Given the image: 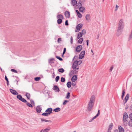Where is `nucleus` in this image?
<instances>
[{"label": "nucleus", "instance_id": "f257e3e1", "mask_svg": "<svg viewBox=\"0 0 132 132\" xmlns=\"http://www.w3.org/2000/svg\"><path fill=\"white\" fill-rule=\"evenodd\" d=\"M128 117V116L127 113L126 112H125L123 116V120L124 124L126 125H127L129 123L128 121L127 120Z\"/></svg>", "mask_w": 132, "mask_h": 132}, {"label": "nucleus", "instance_id": "f03ea898", "mask_svg": "<svg viewBox=\"0 0 132 132\" xmlns=\"http://www.w3.org/2000/svg\"><path fill=\"white\" fill-rule=\"evenodd\" d=\"M124 24L123 20L121 19L119 21L118 25V28L123 29V28Z\"/></svg>", "mask_w": 132, "mask_h": 132}, {"label": "nucleus", "instance_id": "7ed1b4c3", "mask_svg": "<svg viewBox=\"0 0 132 132\" xmlns=\"http://www.w3.org/2000/svg\"><path fill=\"white\" fill-rule=\"evenodd\" d=\"M94 103L89 102L88 105L87 110L88 111H91L94 105Z\"/></svg>", "mask_w": 132, "mask_h": 132}, {"label": "nucleus", "instance_id": "20e7f679", "mask_svg": "<svg viewBox=\"0 0 132 132\" xmlns=\"http://www.w3.org/2000/svg\"><path fill=\"white\" fill-rule=\"evenodd\" d=\"M78 61H75L73 63L72 67L73 69L75 70L76 68L77 67L78 65Z\"/></svg>", "mask_w": 132, "mask_h": 132}, {"label": "nucleus", "instance_id": "39448f33", "mask_svg": "<svg viewBox=\"0 0 132 132\" xmlns=\"http://www.w3.org/2000/svg\"><path fill=\"white\" fill-rule=\"evenodd\" d=\"M83 26L82 24H79L77 25L75 31L76 32H79L80 29H81Z\"/></svg>", "mask_w": 132, "mask_h": 132}, {"label": "nucleus", "instance_id": "423d86ee", "mask_svg": "<svg viewBox=\"0 0 132 132\" xmlns=\"http://www.w3.org/2000/svg\"><path fill=\"white\" fill-rule=\"evenodd\" d=\"M85 0H80L79 2H78L77 3V5H76V7L77 8H78L80 7H81L82 5L81 3H82L83 2H85Z\"/></svg>", "mask_w": 132, "mask_h": 132}, {"label": "nucleus", "instance_id": "0eeeda50", "mask_svg": "<svg viewBox=\"0 0 132 132\" xmlns=\"http://www.w3.org/2000/svg\"><path fill=\"white\" fill-rule=\"evenodd\" d=\"M85 53V51H83L81 52L79 56V59H81L84 57V56Z\"/></svg>", "mask_w": 132, "mask_h": 132}, {"label": "nucleus", "instance_id": "6e6552de", "mask_svg": "<svg viewBox=\"0 0 132 132\" xmlns=\"http://www.w3.org/2000/svg\"><path fill=\"white\" fill-rule=\"evenodd\" d=\"M123 29L118 28L117 32V35L119 36L122 33Z\"/></svg>", "mask_w": 132, "mask_h": 132}, {"label": "nucleus", "instance_id": "1a4fd4ad", "mask_svg": "<svg viewBox=\"0 0 132 132\" xmlns=\"http://www.w3.org/2000/svg\"><path fill=\"white\" fill-rule=\"evenodd\" d=\"M82 48V47L81 45H78L76 49V51L77 52H79L80 51Z\"/></svg>", "mask_w": 132, "mask_h": 132}, {"label": "nucleus", "instance_id": "9d476101", "mask_svg": "<svg viewBox=\"0 0 132 132\" xmlns=\"http://www.w3.org/2000/svg\"><path fill=\"white\" fill-rule=\"evenodd\" d=\"M42 110V108L40 105L37 106L36 108V111L37 113H39Z\"/></svg>", "mask_w": 132, "mask_h": 132}, {"label": "nucleus", "instance_id": "9b49d317", "mask_svg": "<svg viewBox=\"0 0 132 132\" xmlns=\"http://www.w3.org/2000/svg\"><path fill=\"white\" fill-rule=\"evenodd\" d=\"M129 96V94H127L125 97V100L123 101V103L124 104H125V103H126V102L128 100Z\"/></svg>", "mask_w": 132, "mask_h": 132}, {"label": "nucleus", "instance_id": "f8f14e48", "mask_svg": "<svg viewBox=\"0 0 132 132\" xmlns=\"http://www.w3.org/2000/svg\"><path fill=\"white\" fill-rule=\"evenodd\" d=\"M53 89L56 92H59L60 90L59 87L56 85H54L53 87Z\"/></svg>", "mask_w": 132, "mask_h": 132}, {"label": "nucleus", "instance_id": "ddd939ff", "mask_svg": "<svg viewBox=\"0 0 132 132\" xmlns=\"http://www.w3.org/2000/svg\"><path fill=\"white\" fill-rule=\"evenodd\" d=\"M10 90L11 92L13 95H18V93L15 90L10 89Z\"/></svg>", "mask_w": 132, "mask_h": 132}, {"label": "nucleus", "instance_id": "4468645a", "mask_svg": "<svg viewBox=\"0 0 132 132\" xmlns=\"http://www.w3.org/2000/svg\"><path fill=\"white\" fill-rule=\"evenodd\" d=\"M52 109L51 108H49L47 109L45 111V112L47 113L49 115L52 113Z\"/></svg>", "mask_w": 132, "mask_h": 132}, {"label": "nucleus", "instance_id": "2eb2a0df", "mask_svg": "<svg viewBox=\"0 0 132 132\" xmlns=\"http://www.w3.org/2000/svg\"><path fill=\"white\" fill-rule=\"evenodd\" d=\"M95 96L94 95H92L91 97L90 100L89 102L94 103L95 101Z\"/></svg>", "mask_w": 132, "mask_h": 132}, {"label": "nucleus", "instance_id": "dca6fc26", "mask_svg": "<svg viewBox=\"0 0 132 132\" xmlns=\"http://www.w3.org/2000/svg\"><path fill=\"white\" fill-rule=\"evenodd\" d=\"M118 128L119 132H124V130L123 128L121 126H119Z\"/></svg>", "mask_w": 132, "mask_h": 132}, {"label": "nucleus", "instance_id": "f3484780", "mask_svg": "<svg viewBox=\"0 0 132 132\" xmlns=\"http://www.w3.org/2000/svg\"><path fill=\"white\" fill-rule=\"evenodd\" d=\"M77 78L76 75H74L72 78L71 80L72 82H74L77 79Z\"/></svg>", "mask_w": 132, "mask_h": 132}, {"label": "nucleus", "instance_id": "a211bd4d", "mask_svg": "<svg viewBox=\"0 0 132 132\" xmlns=\"http://www.w3.org/2000/svg\"><path fill=\"white\" fill-rule=\"evenodd\" d=\"M65 15L66 17L69 18L70 16V12L68 11H66L65 12Z\"/></svg>", "mask_w": 132, "mask_h": 132}, {"label": "nucleus", "instance_id": "6ab92c4d", "mask_svg": "<svg viewBox=\"0 0 132 132\" xmlns=\"http://www.w3.org/2000/svg\"><path fill=\"white\" fill-rule=\"evenodd\" d=\"M77 3V2L76 0H72L71 1V4L73 6H75Z\"/></svg>", "mask_w": 132, "mask_h": 132}, {"label": "nucleus", "instance_id": "aec40b11", "mask_svg": "<svg viewBox=\"0 0 132 132\" xmlns=\"http://www.w3.org/2000/svg\"><path fill=\"white\" fill-rule=\"evenodd\" d=\"M79 10L80 12H82L85 9V8L84 7H80L79 8Z\"/></svg>", "mask_w": 132, "mask_h": 132}, {"label": "nucleus", "instance_id": "412c9836", "mask_svg": "<svg viewBox=\"0 0 132 132\" xmlns=\"http://www.w3.org/2000/svg\"><path fill=\"white\" fill-rule=\"evenodd\" d=\"M54 58H52L49 59L48 60V62L50 63H54Z\"/></svg>", "mask_w": 132, "mask_h": 132}, {"label": "nucleus", "instance_id": "4be33fe9", "mask_svg": "<svg viewBox=\"0 0 132 132\" xmlns=\"http://www.w3.org/2000/svg\"><path fill=\"white\" fill-rule=\"evenodd\" d=\"M61 110L60 108H57L53 110V111L55 112H57L60 111Z\"/></svg>", "mask_w": 132, "mask_h": 132}, {"label": "nucleus", "instance_id": "5701e85b", "mask_svg": "<svg viewBox=\"0 0 132 132\" xmlns=\"http://www.w3.org/2000/svg\"><path fill=\"white\" fill-rule=\"evenodd\" d=\"M125 93V89H123L122 90V95H121V98L122 100L123 99V97L124 96Z\"/></svg>", "mask_w": 132, "mask_h": 132}, {"label": "nucleus", "instance_id": "b1692460", "mask_svg": "<svg viewBox=\"0 0 132 132\" xmlns=\"http://www.w3.org/2000/svg\"><path fill=\"white\" fill-rule=\"evenodd\" d=\"M67 87L68 88H69L71 87V82L70 81L68 82L67 84Z\"/></svg>", "mask_w": 132, "mask_h": 132}, {"label": "nucleus", "instance_id": "393cba45", "mask_svg": "<svg viewBox=\"0 0 132 132\" xmlns=\"http://www.w3.org/2000/svg\"><path fill=\"white\" fill-rule=\"evenodd\" d=\"M51 128L50 127L45 129L43 131V132H48V131H49L50 129Z\"/></svg>", "mask_w": 132, "mask_h": 132}, {"label": "nucleus", "instance_id": "a878e982", "mask_svg": "<svg viewBox=\"0 0 132 132\" xmlns=\"http://www.w3.org/2000/svg\"><path fill=\"white\" fill-rule=\"evenodd\" d=\"M40 119L41 120V121L42 122H43V121H45L46 122H51V120H47L46 119H44L43 118H41Z\"/></svg>", "mask_w": 132, "mask_h": 132}, {"label": "nucleus", "instance_id": "bb28decb", "mask_svg": "<svg viewBox=\"0 0 132 132\" xmlns=\"http://www.w3.org/2000/svg\"><path fill=\"white\" fill-rule=\"evenodd\" d=\"M57 19H63V16L61 14H59L57 15Z\"/></svg>", "mask_w": 132, "mask_h": 132}, {"label": "nucleus", "instance_id": "cd10ccee", "mask_svg": "<svg viewBox=\"0 0 132 132\" xmlns=\"http://www.w3.org/2000/svg\"><path fill=\"white\" fill-rule=\"evenodd\" d=\"M62 19H58L57 20V23L58 24H61L62 21Z\"/></svg>", "mask_w": 132, "mask_h": 132}, {"label": "nucleus", "instance_id": "c85d7f7f", "mask_svg": "<svg viewBox=\"0 0 132 132\" xmlns=\"http://www.w3.org/2000/svg\"><path fill=\"white\" fill-rule=\"evenodd\" d=\"M113 126V124L112 123H111L109 126L108 129L111 130L112 129Z\"/></svg>", "mask_w": 132, "mask_h": 132}, {"label": "nucleus", "instance_id": "c756f323", "mask_svg": "<svg viewBox=\"0 0 132 132\" xmlns=\"http://www.w3.org/2000/svg\"><path fill=\"white\" fill-rule=\"evenodd\" d=\"M58 71L62 73L64 72V70L63 68H61L58 69Z\"/></svg>", "mask_w": 132, "mask_h": 132}, {"label": "nucleus", "instance_id": "7c9ffc66", "mask_svg": "<svg viewBox=\"0 0 132 132\" xmlns=\"http://www.w3.org/2000/svg\"><path fill=\"white\" fill-rule=\"evenodd\" d=\"M17 98L20 101L22 98L20 95H18L17 96Z\"/></svg>", "mask_w": 132, "mask_h": 132}, {"label": "nucleus", "instance_id": "2f4dec72", "mask_svg": "<svg viewBox=\"0 0 132 132\" xmlns=\"http://www.w3.org/2000/svg\"><path fill=\"white\" fill-rule=\"evenodd\" d=\"M70 93L69 92H68L65 98L67 99H69L70 98Z\"/></svg>", "mask_w": 132, "mask_h": 132}, {"label": "nucleus", "instance_id": "473e14b6", "mask_svg": "<svg viewBox=\"0 0 132 132\" xmlns=\"http://www.w3.org/2000/svg\"><path fill=\"white\" fill-rule=\"evenodd\" d=\"M83 40V38H82L79 39L78 40V42L80 44H81Z\"/></svg>", "mask_w": 132, "mask_h": 132}, {"label": "nucleus", "instance_id": "72a5a7b5", "mask_svg": "<svg viewBox=\"0 0 132 132\" xmlns=\"http://www.w3.org/2000/svg\"><path fill=\"white\" fill-rule=\"evenodd\" d=\"M86 20H88L90 19V16L89 15V14H87L86 15Z\"/></svg>", "mask_w": 132, "mask_h": 132}, {"label": "nucleus", "instance_id": "f704fd0d", "mask_svg": "<svg viewBox=\"0 0 132 132\" xmlns=\"http://www.w3.org/2000/svg\"><path fill=\"white\" fill-rule=\"evenodd\" d=\"M42 116H48L49 115V114L47 112L43 113L42 114Z\"/></svg>", "mask_w": 132, "mask_h": 132}, {"label": "nucleus", "instance_id": "c9c22d12", "mask_svg": "<svg viewBox=\"0 0 132 132\" xmlns=\"http://www.w3.org/2000/svg\"><path fill=\"white\" fill-rule=\"evenodd\" d=\"M40 79V78L39 77H37L35 78V80L36 81H39Z\"/></svg>", "mask_w": 132, "mask_h": 132}, {"label": "nucleus", "instance_id": "e433bc0d", "mask_svg": "<svg viewBox=\"0 0 132 132\" xmlns=\"http://www.w3.org/2000/svg\"><path fill=\"white\" fill-rule=\"evenodd\" d=\"M61 81L62 82H63L65 81V79L64 78L62 77L61 78Z\"/></svg>", "mask_w": 132, "mask_h": 132}, {"label": "nucleus", "instance_id": "4c0bfd02", "mask_svg": "<svg viewBox=\"0 0 132 132\" xmlns=\"http://www.w3.org/2000/svg\"><path fill=\"white\" fill-rule=\"evenodd\" d=\"M20 101L24 103H26L27 102V101L26 100L23 98H22V99H21Z\"/></svg>", "mask_w": 132, "mask_h": 132}, {"label": "nucleus", "instance_id": "58836bf2", "mask_svg": "<svg viewBox=\"0 0 132 132\" xmlns=\"http://www.w3.org/2000/svg\"><path fill=\"white\" fill-rule=\"evenodd\" d=\"M26 104L27 105H28V106L30 107H32V104L29 103L27 102Z\"/></svg>", "mask_w": 132, "mask_h": 132}, {"label": "nucleus", "instance_id": "ea45409f", "mask_svg": "<svg viewBox=\"0 0 132 132\" xmlns=\"http://www.w3.org/2000/svg\"><path fill=\"white\" fill-rule=\"evenodd\" d=\"M60 78V77L59 76H57L55 78V81L56 82H57Z\"/></svg>", "mask_w": 132, "mask_h": 132}, {"label": "nucleus", "instance_id": "a19ab883", "mask_svg": "<svg viewBox=\"0 0 132 132\" xmlns=\"http://www.w3.org/2000/svg\"><path fill=\"white\" fill-rule=\"evenodd\" d=\"M56 57L60 61H62L63 60L62 59L61 57L59 56H56Z\"/></svg>", "mask_w": 132, "mask_h": 132}, {"label": "nucleus", "instance_id": "79ce46f5", "mask_svg": "<svg viewBox=\"0 0 132 132\" xmlns=\"http://www.w3.org/2000/svg\"><path fill=\"white\" fill-rule=\"evenodd\" d=\"M132 38V30L131 31V34L129 36V37L128 39L129 41Z\"/></svg>", "mask_w": 132, "mask_h": 132}, {"label": "nucleus", "instance_id": "37998d69", "mask_svg": "<svg viewBox=\"0 0 132 132\" xmlns=\"http://www.w3.org/2000/svg\"><path fill=\"white\" fill-rule=\"evenodd\" d=\"M86 33V30L85 29H83L82 30L81 33L82 35H84Z\"/></svg>", "mask_w": 132, "mask_h": 132}, {"label": "nucleus", "instance_id": "c03bdc74", "mask_svg": "<svg viewBox=\"0 0 132 132\" xmlns=\"http://www.w3.org/2000/svg\"><path fill=\"white\" fill-rule=\"evenodd\" d=\"M77 14L79 18H80L82 17V15L80 12L78 13Z\"/></svg>", "mask_w": 132, "mask_h": 132}, {"label": "nucleus", "instance_id": "a18cd8bd", "mask_svg": "<svg viewBox=\"0 0 132 132\" xmlns=\"http://www.w3.org/2000/svg\"><path fill=\"white\" fill-rule=\"evenodd\" d=\"M129 117L130 120L131 121H132V113L129 114Z\"/></svg>", "mask_w": 132, "mask_h": 132}, {"label": "nucleus", "instance_id": "49530a36", "mask_svg": "<svg viewBox=\"0 0 132 132\" xmlns=\"http://www.w3.org/2000/svg\"><path fill=\"white\" fill-rule=\"evenodd\" d=\"M11 71H12L13 72L15 73H17V71L14 69H11Z\"/></svg>", "mask_w": 132, "mask_h": 132}, {"label": "nucleus", "instance_id": "de8ad7c7", "mask_svg": "<svg viewBox=\"0 0 132 132\" xmlns=\"http://www.w3.org/2000/svg\"><path fill=\"white\" fill-rule=\"evenodd\" d=\"M68 101L67 100H65L64 101V102L63 103V105H65L68 102Z\"/></svg>", "mask_w": 132, "mask_h": 132}, {"label": "nucleus", "instance_id": "09e8293b", "mask_svg": "<svg viewBox=\"0 0 132 132\" xmlns=\"http://www.w3.org/2000/svg\"><path fill=\"white\" fill-rule=\"evenodd\" d=\"M73 37H71L70 38V43L71 44L73 43Z\"/></svg>", "mask_w": 132, "mask_h": 132}, {"label": "nucleus", "instance_id": "8fccbe9b", "mask_svg": "<svg viewBox=\"0 0 132 132\" xmlns=\"http://www.w3.org/2000/svg\"><path fill=\"white\" fill-rule=\"evenodd\" d=\"M30 101L31 104L32 105V104L34 105L35 104L33 100H30Z\"/></svg>", "mask_w": 132, "mask_h": 132}, {"label": "nucleus", "instance_id": "3c124183", "mask_svg": "<svg viewBox=\"0 0 132 132\" xmlns=\"http://www.w3.org/2000/svg\"><path fill=\"white\" fill-rule=\"evenodd\" d=\"M82 34L81 33V32H79L78 33V35L79 36H80L81 37L82 36Z\"/></svg>", "mask_w": 132, "mask_h": 132}, {"label": "nucleus", "instance_id": "603ef678", "mask_svg": "<svg viewBox=\"0 0 132 132\" xmlns=\"http://www.w3.org/2000/svg\"><path fill=\"white\" fill-rule=\"evenodd\" d=\"M61 41V39L60 38H58V40H57V42L59 43H60V42Z\"/></svg>", "mask_w": 132, "mask_h": 132}, {"label": "nucleus", "instance_id": "864d4df0", "mask_svg": "<svg viewBox=\"0 0 132 132\" xmlns=\"http://www.w3.org/2000/svg\"><path fill=\"white\" fill-rule=\"evenodd\" d=\"M30 95V94L28 93H26V96L27 97H29Z\"/></svg>", "mask_w": 132, "mask_h": 132}, {"label": "nucleus", "instance_id": "5fc2aeb1", "mask_svg": "<svg viewBox=\"0 0 132 132\" xmlns=\"http://www.w3.org/2000/svg\"><path fill=\"white\" fill-rule=\"evenodd\" d=\"M65 25L66 26H68V21L67 20H66L65 22Z\"/></svg>", "mask_w": 132, "mask_h": 132}, {"label": "nucleus", "instance_id": "6e6d98bb", "mask_svg": "<svg viewBox=\"0 0 132 132\" xmlns=\"http://www.w3.org/2000/svg\"><path fill=\"white\" fill-rule=\"evenodd\" d=\"M78 65H80L82 62V61L81 60H80L78 61Z\"/></svg>", "mask_w": 132, "mask_h": 132}, {"label": "nucleus", "instance_id": "4d7b16f0", "mask_svg": "<svg viewBox=\"0 0 132 132\" xmlns=\"http://www.w3.org/2000/svg\"><path fill=\"white\" fill-rule=\"evenodd\" d=\"M119 6H118L117 5H116V9L115 10V11H116L118 9L119 7Z\"/></svg>", "mask_w": 132, "mask_h": 132}, {"label": "nucleus", "instance_id": "13d9d810", "mask_svg": "<svg viewBox=\"0 0 132 132\" xmlns=\"http://www.w3.org/2000/svg\"><path fill=\"white\" fill-rule=\"evenodd\" d=\"M98 116L97 115H96L94 117H93L92 118V120H93L95 118H96V117H97Z\"/></svg>", "mask_w": 132, "mask_h": 132}, {"label": "nucleus", "instance_id": "bf43d9fd", "mask_svg": "<svg viewBox=\"0 0 132 132\" xmlns=\"http://www.w3.org/2000/svg\"><path fill=\"white\" fill-rule=\"evenodd\" d=\"M66 48H64L63 50V53H65L66 52Z\"/></svg>", "mask_w": 132, "mask_h": 132}, {"label": "nucleus", "instance_id": "052dcab7", "mask_svg": "<svg viewBox=\"0 0 132 132\" xmlns=\"http://www.w3.org/2000/svg\"><path fill=\"white\" fill-rule=\"evenodd\" d=\"M71 85H72V86H75L76 85V83H75L72 82L71 84Z\"/></svg>", "mask_w": 132, "mask_h": 132}, {"label": "nucleus", "instance_id": "680f3d73", "mask_svg": "<svg viewBox=\"0 0 132 132\" xmlns=\"http://www.w3.org/2000/svg\"><path fill=\"white\" fill-rule=\"evenodd\" d=\"M89 42V40H86V42L87 43V46H88V43Z\"/></svg>", "mask_w": 132, "mask_h": 132}, {"label": "nucleus", "instance_id": "e2e57ef3", "mask_svg": "<svg viewBox=\"0 0 132 132\" xmlns=\"http://www.w3.org/2000/svg\"><path fill=\"white\" fill-rule=\"evenodd\" d=\"M5 79L6 81L8 80V79L7 77L5 75Z\"/></svg>", "mask_w": 132, "mask_h": 132}, {"label": "nucleus", "instance_id": "0e129e2a", "mask_svg": "<svg viewBox=\"0 0 132 132\" xmlns=\"http://www.w3.org/2000/svg\"><path fill=\"white\" fill-rule=\"evenodd\" d=\"M100 114V110H99L98 111V113H97V114H96V115H97L98 116L99 114Z\"/></svg>", "mask_w": 132, "mask_h": 132}, {"label": "nucleus", "instance_id": "69168bd1", "mask_svg": "<svg viewBox=\"0 0 132 132\" xmlns=\"http://www.w3.org/2000/svg\"><path fill=\"white\" fill-rule=\"evenodd\" d=\"M113 67H111V68H110V71H111L113 69Z\"/></svg>", "mask_w": 132, "mask_h": 132}, {"label": "nucleus", "instance_id": "338daca9", "mask_svg": "<svg viewBox=\"0 0 132 132\" xmlns=\"http://www.w3.org/2000/svg\"><path fill=\"white\" fill-rule=\"evenodd\" d=\"M76 12L77 13V14L79 13V11L78 10H76Z\"/></svg>", "mask_w": 132, "mask_h": 132}, {"label": "nucleus", "instance_id": "774afa93", "mask_svg": "<svg viewBox=\"0 0 132 132\" xmlns=\"http://www.w3.org/2000/svg\"><path fill=\"white\" fill-rule=\"evenodd\" d=\"M114 132H119V131L118 130H116L114 131Z\"/></svg>", "mask_w": 132, "mask_h": 132}]
</instances>
